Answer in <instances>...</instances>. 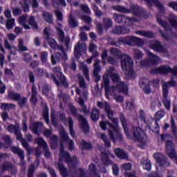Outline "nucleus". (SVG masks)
<instances>
[{
	"instance_id": "nucleus-1",
	"label": "nucleus",
	"mask_w": 177,
	"mask_h": 177,
	"mask_svg": "<svg viewBox=\"0 0 177 177\" xmlns=\"http://www.w3.org/2000/svg\"><path fill=\"white\" fill-rule=\"evenodd\" d=\"M115 68L113 66L110 67L105 72L103 76L102 86H105V93L109 99V93L114 96V100L117 103H124V97L121 94L127 95L128 93V86L124 82L120 80L118 73H113Z\"/></svg>"
},
{
	"instance_id": "nucleus-2",
	"label": "nucleus",
	"mask_w": 177,
	"mask_h": 177,
	"mask_svg": "<svg viewBox=\"0 0 177 177\" xmlns=\"http://www.w3.org/2000/svg\"><path fill=\"white\" fill-rule=\"evenodd\" d=\"M120 120L123 129L124 131V133H126L128 139L131 140H136V142L141 143V145H146V143H147V135L145 131L142 129V128L133 126L130 129V131L128 132V123H127V119L124 115H122L120 116Z\"/></svg>"
},
{
	"instance_id": "nucleus-3",
	"label": "nucleus",
	"mask_w": 177,
	"mask_h": 177,
	"mask_svg": "<svg viewBox=\"0 0 177 177\" xmlns=\"http://www.w3.org/2000/svg\"><path fill=\"white\" fill-rule=\"evenodd\" d=\"M110 53L116 59H121V67L122 71L127 77L133 75V60L127 54H123L120 49L117 48H111Z\"/></svg>"
},
{
	"instance_id": "nucleus-4",
	"label": "nucleus",
	"mask_w": 177,
	"mask_h": 177,
	"mask_svg": "<svg viewBox=\"0 0 177 177\" xmlns=\"http://www.w3.org/2000/svg\"><path fill=\"white\" fill-rule=\"evenodd\" d=\"M64 147L63 146V142H61L60 147V162L62 161H65L68 166L69 167L70 176L71 177H85V171L82 169H77V162L78 160L75 157L70 158L68 152L64 151Z\"/></svg>"
},
{
	"instance_id": "nucleus-5",
	"label": "nucleus",
	"mask_w": 177,
	"mask_h": 177,
	"mask_svg": "<svg viewBox=\"0 0 177 177\" xmlns=\"http://www.w3.org/2000/svg\"><path fill=\"white\" fill-rule=\"evenodd\" d=\"M106 113L108 115L109 119L113 123V124L110 122H108V125L109 128H111V129L108 130L109 138L111 139L113 143H117V142L121 143V142H122V134H121V129L118 125V119L113 118L114 111L111 110L108 111Z\"/></svg>"
},
{
	"instance_id": "nucleus-6",
	"label": "nucleus",
	"mask_w": 177,
	"mask_h": 177,
	"mask_svg": "<svg viewBox=\"0 0 177 177\" xmlns=\"http://www.w3.org/2000/svg\"><path fill=\"white\" fill-rule=\"evenodd\" d=\"M129 8L131 10L122 6H113L112 9L116 10V12H120V13H131V12H133V14H134L135 16H138V17H143L145 13H146L145 10L138 6V5L131 4Z\"/></svg>"
},
{
	"instance_id": "nucleus-7",
	"label": "nucleus",
	"mask_w": 177,
	"mask_h": 177,
	"mask_svg": "<svg viewBox=\"0 0 177 177\" xmlns=\"http://www.w3.org/2000/svg\"><path fill=\"white\" fill-rule=\"evenodd\" d=\"M162 103L166 109L169 111L171 110V98L168 97V88L169 86H176V82L171 80L168 82L162 81Z\"/></svg>"
},
{
	"instance_id": "nucleus-8",
	"label": "nucleus",
	"mask_w": 177,
	"mask_h": 177,
	"mask_svg": "<svg viewBox=\"0 0 177 177\" xmlns=\"http://www.w3.org/2000/svg\"><path fill=\"white\" fill-rule=\"evenodd\" d=\"M153 158L156 161V163L162 169L171 167V162L169 159L167 158L162 153L157 152L153 154Z\"/></svg>"
},
{
	"instance_id": "nucleus-9",
	"label": "nucleus",
	"mask_w": 177,
	"mask_h": 177,
	"mask_svg": "<svg viewBox=\"0 0 177 177\" xmlns=\"http://www.w3.org/2000/svg\"><path fill=\"white\" fill-rule=\"evenodd\" d=\"M27 20V15H23L19 17V23L21 26H23L25 30H30L31 28L30 26H32L35 30H38V24L35 22L34 17H30L28 21Z\"/></svg>"
},
{
	"instance_id": "nucleus-10",
	"label": "nucleus",
	"mask_w": 177,
	"mask_h": 177,
	"mask_svg": "<svg viewBox=\"0 0 177 177\" xmlns=\"http://www.w3.org/2000/svg\"><path fill=\"white\" fill-rule=\"evenodd\" d=\"M113 19L116 23H124L127 26H132L138 19L133 17H127V15H120L118 14H113Z\"/></svg>"
},
{
	"instance_id": "nucleus-11",
	"label": "nucleus",
	"mask_w": 177,
	"mask_h": 177,
	"mask_svg": "<svg viewBox=\"0 0 177 177\" xmlns=\"http://www.w3.org/2000/svg\"><path fill=\"white\" fill-rule=\"evenodd\" d=\"M147 55L149 57V59L142 60L140 62V66H142V67H147L149 64H158V63L161 62V59H160L158 56L151 53L150 51L147 52Z\"/></svg>"
},
{
	"instance_id": "nucleus-12",
	"label": "nucleus",
	"mask_w": 177,
	"mask_h": 177,
	"mask_svg": "<svg viewBox=\"0 0 177 177\" xmlns=\"http://www.w3.org/2000/svg\"><path fill=\"white\" fill-rule=\"evenodd\" d=\"M152 73L153 74H168V73H171L172 75H177V66H175L171 69L168 66H162L159 68L153 69Z\"/></svg>"
},
{
	"instance_id": "nucleus-13",
	"label": "nucleus",
	"mask_w": 177,
	"mask_h": 177,
	"mask_svg": "<svg viewBox=\"0 0 177 177\" xmlns=\"http://www.w3.org/2000/svg\"><path fill=\"white\" fill-rule=\"evenodd\" d=\"M53 71L57 77H58L62 85L64 86V88H68V83H67V78H66V76H64V74H63V72H62V68L60 66H55Z\"/></svg>"
},
{
	"instance_id": "nucleus-14",
	"label": "nucleus",
	"mask_w": 177,
	"mask_h": 177,
	"mask_svg": "<svg viewBox=\"0 0 177 177\" xmlns=\"http://www.w3.org/2000/svg\"><path fill=\"white\" fill-rule=\"evenodd\" d=\"M62 53H56L55 55H51V63L52 64H56L57 62H66V60H68V58L67 57V54L66 53V50L64 48L63 51H61Z\"/></svg>"
},
{
	"instance_id": "nucleus-15",
	"label": "nucleus",
	"mask_w": 177,
	"mask_h": 177,
	"mask_svg": "<svg viewBox=\"0 0 177 177\" xmlns=\"http://www.w3.org/2000/svg\"><path fill=\"white\" fill-rule=\"evenodd\" d=\"M169 8H171L174 9V10H177V2L176 1H172L169 3ZM177 17L176 15L174 14H171L168 18V20L169 23L171 24L172 27L176 28L177 30Z\"/></svg>"
},
{
	"instance_id": "nucleus-16",
	"label": "nucleus",
	"mask_w": 177,
	"mask_h": 177,
	"mask_svg": "<svg viewBox=\"0 0 177 177\" xmlns=\"http://www.w3.org/2000/svg\"><path fill=\"white\" fill-rule=\"evenodd\" d=\"M7 131L10 132V133H15V135L17 136V140H21L22 134L20 130V126L19 124H10L7 127Z\"/></svg>"
},
{
	"instance_id": "nucleus-17",
	"label": "nucleus",
	"mask_w": 177,
	"mask_h": 177,
	"mask_svg": "<svg viewBox=\"0 0 177 177\" xmlns=\"http://www.w3.org/2000/svg\"><path fill=\"white\" fill-rule=\"evenodd\" d=\"M149 47L153 49L155 52H158L159 53H165L167 52V49L161 44V42L158 41H151Z\"/></svg>"
},
{
	"instance_id": "nucleus-18",
	"label": "nucleus",
	"mask_w": 177,
	"mask_h": 177,
	"mask_svg": "<svg viewBox=\"0 0 177 177\" xmlns=\"http://www.w3.org/2000/svg\"><path fill=\"white\" fill-rule=\"evenodd\" d=\"M163 15V12L157 14V21L160 26H162V27L164 28L166 31H169L170 34H172V32L171 31V26L168 25L167 22H164V16H162Z\"/></svg>"
},
{
	"instance_id": "nucleus-19",
	"label": "nucleus",
	"mask_w": 177,
	"mask_h": 177,
	"mask_svg": "<svg viewBox=\"0 0 177 177\" xmlns=\"http://www.w3.org/2000/svg\"><path fill=\"white\" fill-rule=\"evenodd\" d=\"M86 52V44L80 41L75 46L74 53L76 55H82Z\"/></svg>"
},
{
	"instance_id": "nucleus-20",
	"label": "nucleus",
	"mask_w": 177,
	"mask_h": 177,
	"mask_svg": "<svg viewBox=\"0 0 177 177\" xmlns=\"http://www.w3.org/2000/svg\"><path fill=\"white\" fill-rule=\"evenodd\" d=\"M111 32L116 35H121L122 34H129V32H131V30L127 27L115 26L111 30Z\"/></svg>"
},
{
	"instance_id": "nucleus-21",
	"label": "nucleus",
	"mask_w": 177,
	"mask_h": 177,
	"mask_svg": "<svg viewBox=\"0 0 177 177\" xmlns=\"http://www.w3.org/2000/svg\"><path fill=\"white\" fill-rule=\"evenodd\" d=\"M125 40L129 44L133 43V44H136L137 45H138V46H142L145 44V41H143V39H142L139 37H136L135 36H127L125 38Z\"/></svg>"
},
{
	"instance_id": "nucleus-22",
	"label": "nucleus",
	"mask_w": 177,
	"mask_h": 177,
	"mask_svg": "<svg viewBox=\"0 0 177 177\" xmlns=\"http://www.w3.org/2000/svg\"><path fill=\"white\" fill-rule=\"evenodd\" d=\"M11 151L15 154H17L18 157L20 158L21 161V165H24V151L17 147H12Z\"/></svg>"
},
{
	"instance_id": "nucleus-23",
	"label": "nucleus",
	"mask_w": 177,
	"mask_h": 177,
	"mask_svg": "<svg viewBox=\"0 0 177 177\" xmlns=\"http://www.w3.org/2000/svg\"><path fill=\"white\" fill-rule=\"evenodd\" d=\"M62 139L68 143L69 150H74V142L70 140L67 132H66L64 130L62 132Z\"/></svg>"
},
{
	"instance_id": "nucleus-24",
	"label": "nucleus",
	"mask_w": 177,
	"mask_h": 177,
	"mask_svg": "<svg viewBox=\"0 0 177 177\" xmlns=\"http://www.w3.org/2000/svg\"><path fill=\"white\" fill-rule=\"evenodd\" d=\"M94 70H93V75L97 78V80H100V75H99V73L102 71V66H100V61L99 59H95L93 64Z\"/></svg>"
},
{
	"instance_id": "nucleus-25",
	"label": "nucleus",
	"mask_w": 177,
	"mask_h": 177,
	"mask_svg": "<svg viewBox=\"0 0 177 177\" xmlns=\"http://www.w3.org/2000/svg\"><path fill=\"white\" fill-rule=\"evenodd\" d=\"M47 41L48 42V45H50V46L52 48V49H54V50H60V52H63V50H64L63 46L57 45V43L53 39L48 37Z\"/></svg>"
},
{
	"instance_id": "nucleus-26",
	"label": "nucleus",
	"mask_w": 177,
	"mask_h": 177,
	"mask_svg": "<svg viewBox=\"0 0 177 177\" xmlns=\"http://www.w3.org/2000/svg\"><path fill=\"white\" fill-rule=\"evenodd\" d=\"M77 118L80 122V125L83 131L85 133H88V132H89V126L88 125V122H86L85 118L81 115H79Z\"/></svg>"
},
{
	"instance_id": "nucleus-27",
	"label": "nucleus",
	"mask_w": 177,
	"mask_h": 177,
	"mask_svg": "<svg viewBox=\"0 0 177 177\" xmlns=\"http://www.w3.org/2000/svg\"><path fill=\"white\" fill-rule=\"evenodd\" d=\"M57 31L58 35L60 38V41L62 42H65V45H66V48H68V46L70 45V37H66L65 39L64 32L63 31V30H61L59 28H57Z\"/></svg>"
},
{
	"instance_id": "nucleus-28",
	"label": "nucleus",
	"mask_w": 177,
	"mask_h": 177,
	"mask_svg": "<svg viewBox=\"0 0 177 177\" xmlns=\"http://www.w3.org/2000/svg\"><path fill=\"white\" fill-rule=\"evenodd\" d=\"M145 2H147L149 8H151V6H153V5H155V6H157L158 9H160L162 12H164V6L158 0H145Z\"/></svg>"
},
{
	"instance_id": "nucleus-29",
	"label": "nucleus",
	"mask_w": 177,
	"mask_h": 177,
	"mask_svg": "<svg viewBox=\"0 0 177 177\" xmlns=\"http://www.w3.org/2000/svg\"><path fill=\"white\" fill-rule=\"evenodd\" d=\"M114 151L118 158L128 160V154H127V152L124 151L122 149L118 148L115 149Z\"/></svg>"
},
{
	"instance_id": "nucleus-30",
	"label": "nucleus",
	"mask_w": 177,
	"mask_h": 177,
	"mask_svg": "<svg viewBox=\"0 0 177 177\" xmlns=\"http://www.w3.org/2000/svg\"><path fill=\"white\" fill-rule=\"evenodd\" d=\"M97 136L103 140V142L105 143L106 147H111V142H110V140H109V138H107V136L103 133H98L97 134Z\"/></svg>"
},
{
	"instance_id": "nucleus-31",
	"label": "nucleus",
	"mask_w": 177,
	"mask_h": 177,
	"mask_svg": "<svg viewBox=\"0 0 177 177\" xmlns=\"http://www.w3.org/2000/svg\"><path fill=\"white\" fill-rule=\"evenodd\" d=\"M136 34L141 35V37H145L146 38H153V37H154V33L147 30L136 31Z\"/></svg>"
},
{
	"instance_id": "nucleus-32",
	"label": "nucleus",
	"mask_w": 177,
	"mask_h": 177,
	"mask_svg": "<svg viewBox=\"0 0 177 177\" xmlns=\"http://www.w3.org/2000/svg\"><path fill=\"white\" fill-rule=\"evenodd\" d=\"M8 99L14 100L15 102H19V100L21 99V95L15 91H10L8 93Z\"/></svg>"
},
{
	"instance_id": "nucleus-33",
	"label": "nucleus",
	"mask_w": 177,
	"mask_h": 177,
	"mask_svg": "<svg viewBox=\"0 0 177 177\" xmlns=\"http://www.w3.org/2000/svg\"><path fill=\"white\" fill-rule=\"evenodd\" d=\"M103 27L105 30H109L113 27V20L110 18H103Z\"/></svg>"
},
{
	"instance_id": "nucleus-34",
	"label": "nucleus",
	"mask_w": 177,
	"mask_h": 177,
	"mask_svg": "<svg viewBox=\"0 0 177 177\" xmlns=\"http://www.w3.org/2000/svg\"><path fill=\"white\" fill-rule=\"evenodd\" d=\"M109 157H114V156L111 153H109V155H107V153H102V160L106 165H109V164H113V162L109 160Z\"/></svg>"
},
{
	"instance_id": "nucleus-35",
	"label": "nucleus",
	"mask_w": 177,
	"mask_h": 177,
	"mask_svg": "<svg viewBox=\"0 0 177 177\" xmlns=\"http://www.w3.org/2000/svg\"><path fill=\"white\" fill-rule=\"evenodd\" d=\"M80 68L83 70L84 77H86V80L89 81V69L88 68V66H86L84 62H81L80 64Z\"/></svg>"
},
{
	"instance_id": "nucleus-36",
	"label": "nucleus",
	"mask_w": 177,
	"mask_h": 177,
	"mask_svg": "<svg viewBox=\"0 0 177 177\" xmlns=\"http://www.w3.org/2000/svg\"><path fill=\"white\" fill-rule=\"evenodd\" d=\"M43 124L41 122H35L30 126L31 131L33 133L38 135V130L40 127H42Z\"/></svg>"
},
{
	"instance_id": "nucleus-37",
	"label": "nucleus",
	"mask_w": 177,
	"mask_h": 177,
	"mask_svg": "<svg viewBox=\"0 0 177 177\" xmlns=\"http://www.w3.org/2000/svg\"><path fill=\"white\" fill-rule=\"evenodd\" d=\"M42 17H44L46 23L52 24V22L53 21V16L50 13L48 12H44L42 14Z\"/></svg>"
},
{
	"instance_id": "nucleus-38",
	"label": "nucleus",
	"mask_w": 177,
	"mask_h": 177,
	"mask_svg": "<svg viewBox=\"0 0 177 177\" xmlns=\"http://www.w3.org/2000/svg\"><path fill=\"white\" fill-rule=\"evenodd\" d=\"M141 165L143 169L147 171H150V169H151V162L149 160L142 159L141 161Z\"/></svg>"
},
{
	"instance_id": "nucleus-39",
	"label": "nucleus",
	"mask_w": 177,
	"mask_h": 177,
	"mask_svg": "<svg viewBox=\"0 0 177 177\" xmlns=\"http://www.w3.org/2000/svg\"><path fill=\"white\" fill-rule=\"evenodd\" d=\"M91 118L93 121H97L99 118H100V112L98 111L97 109L94 108L93 109L91 113Z\"/></svg>"
},
{
	"instance_id": "nucleus-40",
	"label": "nucleus",
	"mask_w": 177,
	"mask_h": 177,
	"mask_svg": "<svg viewBox=\"0 0 177 177\" xmlns=\"http://www.w3.org/2000/svg\"><path fill=\"white\" fill-rule=\"evenodd\" d=\"M68 21L71 27H78V21L75 20V19L74 18V16H73V14L69 15Z\"/></svg>"
},
{
	"instance_id": "nucleus-41",
	"label": "nucleus",
	"mask_w": 177,
	"mask_h": 177,
	"mask_svg": "<svg viewBox=\"0 0 177 177\" xmlns=\"http://www.w3.org/2000/svg\"><path fill=\"white\" fill-rule=\"evenodd\" d=\"M139 85L140 88H145V86L150 85V80H149V78L142 77L140 80Z\"/></svg>"
},
{
	"instance_id": "nucleus-42",
	"label": "nucleus",
	"mask_w": 177,
	"mask_h": 177,
	"mask_svg": "<svg viewBox=\"0 0 177 177\" xmlns=\"http://www.w3.org/2000/svg\"><path fill=\"white\" fill-rule=\"evenodd\" d=\"M28 3H30L29 0H23L21 2H20V4L21 5V8H23L24 9V12L30 11V6H28Z\"/></svg>"
},
{
	"instance_id": "nucleus-43",
	"label": "nucleus",
	"mask_w": 177,
	"mask_h": 177,
	"mask_svg": "<svg viewBox=\"0 0 177 177\" xmlns=\"http://www.w3.org/2000/svg\"><path fill=\"white\" fill-rule=\"evenodd\" d=\"M58 167H59V169L60 171L61 174L64 177H68V173L67 172V169L66 167H64V166L63 165H62V163H59Z\"/></svg>"
},
{
	"instance_id": "nucleus-44",
	"label": "nucleus",
	"mask_w": 177,
	"mask_h": 177,
	"mask_svg": "<svg viewBox=\"0 0 177 177\" xmlns=\"http://www.w3.org/2000/svg\"><path fill=\"white\" fill-rule=\"evenodd\" d=\"M43 117L44 118L45 122L46 124H49V109H48V106H45L44 111H43Z\"/></svg>"
},
{
	"instance_id": "nucleus-45",
	"label": "nucleus",
	"mask_w": 177,
	"mask_h": 177,
	"mask_svg": "<svg viewBox=\"0 0 177 177\" xmlns=\"http://www.w3.org/2000/svg\"><path fill=\"white\" fill-rule=\"evenodd\" d=\"M133 55L136 60H139V59H142L143 57V54L138 49H133Z\"/></svg>"
},
{
	"instance_id": "nucleus-46",
	"label": "nucleus",
	"mask_w": 177,
	"mask_h": 177,
	"mask_svg": "<svg viewBox=\"0 0 177 177\" xmlns=\"http://www.w3.org/2000/svg\"><path fill=\"white\" fill-rule=\"evenodd\" d=\"M35 142L39 145L40 147L42 146L43 149H46V147H48V144H46V142H45V140L41 138H36Z\"/></svg>"
},
{
	"instance_id": "nucleus-47",
	"label": "nucleus",
	"mask_w": 177,
	"mask_h": 177,
	"mask_svg": "<svg viewBox=\"0 0 177 177\" xmlns=\"http://www.w3.org/2000/svg\"><path fill=\"white\" fill-rule=\"evenodd\" d=\"M15 107H16L15 104L8 103H2L1 106L2 110H10L11 109H15Z\"/></svg>"
},
{
	"instance_id": "nucleus-48",
	"label": "nucleus",
	"mask_w": 177,
	"mask_h": 177,
	"mask_svg": "<svg viewBox=\"0 0 177 177\" xmlns=\"http://www.w3.org/2000/svg\"><path fill=\"white\" fill-rule=\"evenodd\" d=\"M18 48L20 52H26L28 50V48L24 46V41L21 39H19Z\"/></svg>"
},
{
	"instance_id": "nucleus-49",
	"label": "nucleus",
	"mask_w": 177,
	"mask_h": 177,
	"mask_svg": "<svg viewBox=\"0 0 177 177\" xmlns=\"http://www.w3.org/2000/svg\"><path fill=\"white\" fill-rule=\"evenodd\" d=\"M12 166V163L8 162H5L1 165L2 171H10Z\"/></svg>"
},
{
	"instance_id": "nucleus-50",
	"label": "nucleus",
	"mask_w": 177,
	"mask_h": 177,
	"mask_svg": "<svg viewBox=\"0 0 177 177\" xmlns=\"http://www.w3.org/2000/svg\"><path fill=\"white\" fill-rule=\"evenodd\" d=\"M68 127H69L70 135H71V136H72V138H74V129H73V119H71V118H68Z\"/></svg>"
},
{
	"instance_id": "nucleus-51",
	"label": "nucleus",
	"mask_w": 177,
	"mask_h": 177,
	"mask_svg": "<svg viewBox=\"0 0 177 177\" xmlns=\"http://www.w3.org/2000/svg\"><path fill=\"white\" fill-rule=\"evenodd\" d=\"M46 76L48 78H50V80H52L57 86H60V82L56 79V76H55L53 74L49 75V73H46Z\"/></svg>"
},
{
	"instance_id": "nucleus-52",
	"label": "nucleus",
	"mask_w": 177,
	"mask_h": 177,
	"mask_svg": "<svg viewBox=\"0 0 177 177\" xmlns=\"http://www.w3.org/2000/svg\"><path fill=\"white\" fill-rule=\"evenodd\" d=\"M78 80H79V85L80 88H86V84L85 83V80H84V77L81 75H78Z\"/></svg>"
},
{
	"instance_id": "nucleus-53",
	"label": "nucleus",
	"mask_w": 177,
	"mask_h": 177,
	"mask_svg": "<svg viewBox=\"0 0 177 177\" xmlns=\"http://www.w3.org/2000/svg\"><path fill=\"white\" fill-rule=\"evenodd\" d=\"M34 172H35V166L31 165L28 169V177H34Z\"/></svg>"
},
{
	"instance_id": "nucleus-54",
	"label": "nucleus",
	"mask_w": 177,
	"mask_h": 177,
	"mask_svg": "<svg viewBox=\"0 0 177 177\" xmlns=\"http://www.w3.org/2000/svg\"><path fill=\"white\" fill-rule=\"evenodd\" d=\"M57 136H53L51 138V141H50V144H51V149H56V147H57Z\"/></svg>"
},
{
	"instance_id": "nucleus-55",
	"label": "nucleus",
	"mask_w": 177,
	"mask_h": 177,
	"mask_svg": "<svg viewBox=\"0 0 177 177\" xmlns=\"http://www.w3.org/2000/svg\"><path fill=\"white\" fill-rule=\"evenodd\" d=\"M107 62L108 63H109V64H112L114 66L115 64H117V63L118 62V58H115V57L109 56L108 57Z\"/></svg>"
},
{
	"instance_id": "nucleus-56",
	"label": "nucleus",
	"mask_w": 177,
	"mask_h": 177,
	"mask_svg": "<svg viewBox=\"0 0 177 177\" xmlns=\"http://www.w3.org/2000/svg\"><path fill=\"white\" fill-rule=\"evenodd\" d=\"M41 60L43 63H46L48 62V52L46 51H42L41 53Z\"/></svg>"
},
{
	"instance_id": "nucleus-57",
	"label": "nucleus",
	"mask_w": 177,
	"mask_h": 177,
	"mask_svg": "<svg viewBox=\"0 0 177 177\" xmlns=\"http://www.w3.org/2000/svg\"><path fill=\"white\" fill-rule=\"evenodd\" d=\"M43 95H45V96H48L50 93V87L48 84H44L43 87Z\"/></svg>"
},
{
	"instance_id": "nucleus-58",
	"label": "nucleus",
	"mask_w": 177,
	"mask_h": 177,
	"mask_svg": "<svg viewBox=\"0 0 177 177\" xmlns=\"http://www.w3.org/2000/svg\"><path fill=\"white\" fill-rule=\"evenodd\" d=\"M164 115H165V111H159L155 115L156 120H160L161 118H163Z\"/></svg>"
},
{
	"instance_id": "nucleus-59",
	"label": "nucleus",
	"mask_w": 177,
	"mask_h": 177,
	"mask_svg": "<svg viewBox=\"0 0 177 177\" xmlns=\"http://www.w3.org/2000/svg\"><path fill=\"white\" fill-rule=\"evenodd\" d=\"M15 26V19H8L6 23V27L8 30H12Z\"/></svg>"
},
{
	"instance_id": "nucleus-60",
	"label": "nucleus",
	"mask_w": 177,
	"mask_h": 177,
	"mask_svg": "<svg viewBox=\"0 0 177 177\" xmlns=\"http://www.w3.org/2000/svg\"><path fill=\"white\" fill-rule=\"evenodd\" d=\"M81 145H82L83 149H85L86 150H91V149H92V144L86 142L84 140L82 141Z\"/></svg>"
},
{
	"instance_id": "nucleus-61",
	"label": "nucleus",
	"mask_w": 177,
	"mask_h": 177,
	"mask_svg": "<svg viewBox=\"0 0 177 177\" xmlns=\"http://www.w3.org/2000/svg\"><path fill=\"white\" fill-rule=\"evenodd\" d=\"M121 169H124V171H129L132 169V165L131 163H124L121 165Z\"/></svg>"
},
{
	"instance_id": "nucleus-62",
	"label": "nucleus",
	"mask_w": 177,
	"mask_h": 177,
	"mask_svg": "<svg viewBox=\"0 0 177 177\" xmlns=\"http://www.w3.org/2000/svg\"><path fill=\"white\" fill-rule=\"evenodd\" d=\"M171 131H172L173 133H174L176 140H177L176 124H175V120H174V118H172L171 120Z\"/></svg>"
},
{
	"instance_id": "nucleus-63",
	"label": "nucleus",
	"mask_w": 177,
	"mask_h": 177,
	"mask_svg": "<svg viewBox=\"0 0 177 177\" xmlns=\"http://www.w3.org/2000/svg\"><path fill=\"white\" fill-rule=\"evenodd\" d=\"M18 102L20 107H23L24 106H26L27 104V97H21L19 100H18Z\"/></svg>"
},
{
	"instance_id": "nucleus-64",
	"label": "nucleus",
	"mask_w": 177,
	"mask_h": 177,
	"mask_svg": "<svg viewBox=\"0 0 177 177\" xmlns=\"http://www.w3.org/2000/svg\"><path fill=\"white\" fill-rule=\"evenodd\" d=\"M31 59H32V57H31V55H30V54L27 53H24V61H25L26 63L30 62Z\"/></svg>"
}]
</instances>
